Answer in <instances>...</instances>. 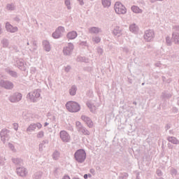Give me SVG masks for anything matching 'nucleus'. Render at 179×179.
Wrapping results in <instances>:
<instances>
[{"instance_id":"nucleus-26","label":"nucleus","mask_w":179,"mask_h":179,"mask_svg":"<svg viewBox=\"0 0 179 179\" xmlns=\"http://www.w3.org/2000/svg\"><path fill=\"white\" fill-rule=\"evenodd\" d=\"M122 31V30L121 29V28H120V27L117 26V27H115L113 33L114 36H118V34H121Z\"/></svg>"},{"instance_id":"nucleus-42","label":"nucleus","mask_w":179,"mask_h":179,"mask_svg":"<svg viewBox=\"0 0 179 179\" xmlns=\"http://www.w3.org/2000/svg\"><path fill=\"white\" fill-rule=\"evenodd\" d=\"M166 41L167 45H171V39H170V36H167L166 38Z\"/></svg>"},{"instance_id":"nucleus-14","label":"nucleus","mask_w":179,"mask_h":179,"mask_svg":"<svg viewBox=\"0 0 179 179\" xmlns=\"http://www.w3.org/2000/svg\"><path fill=\"white\" fill-rule=\"evenodd\" d=\"M6 30L9 33H16L17 31V27H13L9 22L6 23Z\"/></svg>"},{"instance_id":"nucleus-46","label":"nucleus","mask_w":179,"mask_h":179,"mask_svg":"<svg viewBox=\"0 0 179 179\" xmlns=\"http://www.w3.org/2000/svg\"><path fill=\"white\" fill-rule=\"evenodd\" d=\"M162 80H163V82H166V83H170V82H171V79L166 80V77H164V76H162Z\"/></svg>"},{"instance_id":"nucleus-18","label":"nucleus","mask_w":179,"mask_h":179,"mask_svg":"<svg viewBox=\"0 0 179 179\" xmlns=\"http://www.w3.org/2000/svg\"><path fill=\"white\" fill-rule=\"evenodd\" d=\"M167 141L173 143V145H179V140L174 136H169L167 137Z\"/></svg>"},{"instance_id":"nucleus-61","label":"nucleus","mask_w":179,"mask_h":179,"mask_svg":"<svg viewBox=\"0 0 179 179\" xmlns=\"http://www.w3.org/2000/svg\"><path fill=\"white\" fill-rule=\"evenodd\" d=\"M88 177H89L90 178H92V174H88Z\"/></svg>"},{"instance_id":"nucleus-54","label":"nucleus","mask_w":179,"mask_h":179,"mask_svg":"<svg viewBox=\"0 0 179 179\" xmlns=\"http://www.w3.org/2000/svg\"><path fill=\"white\" fill-rule=\"evenodd\" d=\"M173 29L176 31H179V26H175Z\"/></svg>"},{"instance_id":"nucleus-13","label":"nucleus","mask_w":179,"mask_h":179,"mask_svg":"<svg viewBox=\"0 0 179 179\" xmlns=\"http://www.w3.org/2000/svg\"><path fill=\"white\" fill-rule=\"evenodd\" d=\"M16 63H17V68H19V69H20V71H26L27 65L24 63V61L23 59H17L16 61Z\"/></svg>"},{"instance_id":"nucleus-6","label":"nucleus","mask_w":179,"mask_h":179,"mask_svg":"<svg viewBox=\"0 0 179 179\" xmlns=\"http://www.w3.org/2000/svg\"><path fill=\"white\" fill-rule=\"evenodd\" d=\"M13 86V83L9 80H0V87H3V89H6L7 90H12Z\"/></svg>"},{"instance_id":"nucleus-45","label":"nucleus","mask_w":179,"mask_h":179,"mask_svg":"<svg viewBox=\"0 0 179 179\" xmlns=\"http://www.w3.org/2000/svg\"><path fill=\"white\" fill-rule=\"evenodd\" d=\"M13 126L15 131H17V129H19V124L17 123H13Z\"/></svg>"},{"instance_id":"nucleus-2","label":"nucleus","mask_w":179,"mask_h":179,"mask_svg":"<svg viewBox=\"0 0 179 179\" xmlns=\"http://www.w3.org/2000/svg\"><path fill=\"white\" fill-rule=\"evenodd\" d=\"M74 157L78 163H83L86 160V151L85 150H78L74 154Z\"/></svg>"},{"instance_id":"nucleus-25","label":"nucleus","mask_w":179,"mask_h":179,"mask_svg":"<svg viewBox=\"0 0 179 179\" xmlns=\"http://www.w3.org/2000/svg\"><path fill=\"white\" fill-rule=\"evenodd\" d=\"M129 30L132 33H138V30H139V28H138V26H136V24H132L129 27Z\"/></svg>"},{"instance_id":"nucleus-24","label":"nucleus","mask_w":179,"mask_h":179,"mask_svg":"<svg viewBox=\"0 0 179 179\" xmlns=\"http://www.w3.org/2000/svg\"><path fill=\"white\" fill-rule=\"evenodd\" d=\"M6 72L13 78H17V73L16 71H13L9 69H6Z\"/></svg>"},{"instance_id":"nucleus-10","label":"nucleus","mask_w":179,"mask_h":179,"mask_svg":"<svg viewBox=\"0 0 179 179\" xmlns=\"http://www.w3.org/2000/svg\"><path fill=\"white\" fill-rule=\"evenodd\" d=\"M43 125L41 123H32L27 129V132H32V131H36V129H41Z\"/></svg>"},{"instance_id":"nucleus-48","label":"nucleus","mask_w":179,"mask_h":179,"mask_svg":"<svg viewBox=\"0 0 179 179\" xmlns=\"http://www.w3.org/2000/svg\"><path fill=\"white\" fill-rule=\"evenodd\" d=\"M64 71L65 72H69V71H71V66H67L65 67Z\"/></svg>"},{"instance_id":"nucleus-44","label":"nucleus","mask_w":179,"mask_h":179,"mask_svg":"<svg viewBox=\"0 0 179 179\" xmlns=\"http://www.w3.org/2000/svg\"><path fill=\"white\" fill-rule=\"evenodd\" d=\"M87 125L89 127V128L93 127V122L92 120H90L89 122H87Z\"/></svg>"},{"instance_id":"nucleus-60","label":"nucleus","mask_w":179,"mask_h":179,"mask_svg":"<svg viewBox=\"0 0 179 179\" xmlns=\"http://www.w3.org/2000/svg\"><path fill=\"white\" fill-rule=\"evenodd\" d=\"M0 34H2V28L1 27V24H0Z\"/></svg>"},{"instance_id":"nucleus-51","label":"nucleus","mask_w":179,"mask_h":179,"mask_svg":"<svg viewBox=\"0 0 179 179\" xmlns=\"http://www.w3.org/2000/svg\"><path fill=\"white\" fill-rule=\"evenodd\" d=\"M123 52H126V54H128V52H129V49H128V48H124Z\"/></svg>"},{"instance_id":"nucleus-4","label":"nucleus","mask_w":179,"mask_h":179,"mask_svg":"<svg viewBox=\"0 0 179 179\" xmlns=\"http://www.w3.org/2000/svg\"><path fill=\"white\" fill-rule=\"evenodd\" d=\"M114 9L117 15H125L127 13V8L119 1L115 3Z\"/></svg>"},{"instance_id":"nucleus-36","label":"nucleus","mask_w":179,"mask_h":179,"mask_svg":"<svg viewBox=\"0 0 179 179\" xmlns=\"http://www.w3.org/2000/svg\"><path fill=\"white\" fill-rule=\"evenodd\" d=\"M1 44L4 48H8V47H9V41L8 39H3Z\"/></svg>"},{"instance_id":"nucleus-20","label":"nucleus","mask_w":179,"mask_h":179,"mask_svg":"<svg viewBox=\"0 0 179 179\" xmlns=\"http://www.w3.org/2000/svg\"><path fill=\"white\" fill-rule=\"evenodd\" d=\"M172 38L175 43V44H179V33L175 31L172 34Z\"/></svg>"},{"instance_id":"nucleus-40","label":"nucleus","mask_w":179,"mask_h":179,"mask_svg":"<svg viewBox=\"0 0 179 179\" xmlns=\"http://www.w3.org/2000/svg\"><path fill=\"white\" fill-rule=\"evenodd\" d=\"M76 126L77 127L78 131H79L81 128L83 127V126H82V123H80V122H76Z\"/></svg>"},{"instance_id":"nucleus-52","label":"nucleus","mask_w":179,"mask_h":179,"mask_svg":"<svg viewBox=\"0 0 179 179\" xmlns=\"http://www.w3.org/2000/svg\"><path fill=\"white\" fill-rule=\"evenodd\" d=\"M155 66H157V68H160L162 66V63H160L159 62L155 63Z\"/></svg>"},{"instance_id":"nucleus-37","label":"nucleus","mask_w":179,"mask_h":179,"mask_svg":"<svg viewBox=\"0 0 179 179\" xmlns=\"http://www.w3.org/2000/svg\"><path fill=\"white\" fill-rule=\"evenodd\" d=\"M41 177H43V172L41 171L36 172L34 176L35 179H40Z\"/></svg>"},{"instance_id":"nucleus-12","label":"nucleus","mask_w":179,"mask_h":179,"mask_svg":"<svg viewBox=\"0 0 179 179\" xmlns=\"http://www.w3.org/2000/svg\"><path fill=\"white\" fill-rule=\"evenodd\" d=\"M88 32L90 34H99V33H102L103 31L101 30V28L97 27H92L88 29Z\"/></svg>"},{"instance_id":"nucleus-49","label":"nucleus","mask_w":179,"mask_h":179,"mask_svg":"<svg viewBox=\"0 0 179 179\" xmlns=\"http://www.w3.org/2000/svg\"><path fill=\"white\" fill-rule=\"evenodd\" d=\"M44 147V144L41 143L39 144V151L43 152V148Z\"/></svg>"},{"instance_id":"nucleus-17","label":"nucleus","mask_w":179,"mask_h":179,"mask_svg":"<svg viewBox=\"0 0 179 179\" xmlns=\"http://www.w3.org/2000/svg\"><path fill=\"white\" fill-rule=\"evenodd\" d=\"M43 45L45 51H47V52H50V51H51V45L48 41H43Z\"/></svg>"},{"instance_id":"nucleus-16","label":"nucleus","mask_w":179,"mask_h":179,"mask_svg":"<svg viewBox=\"0 0 179 179\" xmlns=\"http://www.w3.org/2000/svg\"><path fill=\"white\" fill-rule=\"evenodd\" d=\"M8 132H9V130L4 129L0 133L1 139L2 142H3V143H5V142H6V138H8Z\"/></svg>"},{"instance_id":"nucleus-33","label":"nucleus","mask_w":179,"mask_h":179,"mask_svg":"<svg viewBox=\"0 0 179 179\" xmlns=\"http://www.w3.org/2000/svg\"><path fill=\"white\" fill-rule=\"evenodd\" d=\"M78 131L82 132V134H83V135H90V131H89V130H87L84 127H83Z\"/></svg>"},{"instance_id":"nucleus-55","label":"nucleus","mask_w":179,"mask_h":179,"mask_svg":"<svg viewBox=\"0 0 179 179\" xmlns=\"http://www.w3.org/2000/svg\"><path fill=\"white\" fill-rule=\"evenodd\" d=\"M62 179H71L69 176H64Z\"/></svg>"},{"instance_id":"nucleus-19","label":"nucleus","mask_w":179,"mask_h":179,"mask_svg":"<svg viewBox=\"0 0 179 179\" xmlns=\"http://www.w3.org/2000/svg\"><path fill=\"white\" fill-rule=\"evenodd\" d=\"M76 37H78V33H76V31H72L67 34V38L69 40H73V39L76 38Z\"/></svg>"},{"instance_id":"nucleus-57","label":"nucleus","mask_w":179,"mask_h":179,"mask_svg":"<svg viewBox=\"0 0 179 179\" xmlns=\"http://www.w3.org/2000/svg\"><path fill=\"white\" fill-rule=\"evenodd\" d=\"M156 1H162L163 0H151V2L153 3L156 2Z\"/></svg>"},{"instance_id":"nucleus-64","label":"nucleus","mask_w":179,"mask_h":179,"mask_svg":"<svg viewBox=\"0 0 179 179\" xmlns=\"http://www.w3.org/2000/svg\"><path fill=\"white\" fill-rule=\"evenodd\" d=\"M178 104L179 106V97L178 98Z\"/></svg>"},{"instance_id":"nucleus-1","label":"nucleus","mask_w":179,"mask_h":179,"mask_svg":"<svg viewBox=\"0 0 179 179\" xmlns=\"http://www.w3.org/2000/svg\"><path fill=\"white\" fill-rule=\"evenodd\" d=\"M66 109L70 113H78L80 111V105L76 101H70L66 104Z\"/></svg>"},{"instance_id":"nucleus-58","label":"nucleus","mask_w":179,"mask_h":179,"mask_svg":"<svg viewBox=\"0 0 179 179\" xmlns=\"http://www.w3.org/2000/svg\"><path fill=\"white\" fill-rule=\"evenodd\" d=\"M168 148H169V149H172L173 147L171 146V144L169 143L168 144Z\"/></svg>"},{"instance_id":"nucleus-29","label":"nucleus","mask_w":179,"mask_h":179,"mask_svg":"<svg viewBox=\"0 0 179 179\" xmlns=\"http://www.w3.org/2000/svg\"><path fill=\"white\" fill-rule=\"evenodd\" d=\"M32 47L29 48L31 52H34V51L37 50V42L36 41H32Z\"/></svg>"},{"instance_id":"nucleus-34","label":"nucleus","mask_w":179,"mask_h":179,"mask_svg":"<svg viewBox=\"0 0 179 179\" xmlns=\"http://www.w3.org/2000/svg\"><path fill=\"white\" fill-rule=\"evenodd\" d=\"M171 94L166 92H164L162 93V99H171Z\"/></svg>"},{"instance_id":"nucleus-9","label":"nucleus","mask_w":179,"mask_h":179,"mask_svg":"<svg viewBox=\"0 0 179 179\" xmlns=\"http://www.w3.org/2000/svg\"><path fill=\"white\" fill-rule=\"evenodd\" d=\"M64 31H65L64 27H59L55 31L52 33V37H53V38H61Z\"/></svg>"},{"instance_id":"nucleus-41","label":"nucleus","mask_w":179,"mask_h":179,"mask_svg":"<svg viewBox=\"0 0 179 179\" xmlns=\"http://www.w3.org/2000/svg\"><path fill=\"white\" fill-rule=\"evenodd\" d=\"M44 137V131H41L37 134V138H43Z\"/></svg>"},{"instance_id":"nucleus-32","label":"nucleus","mask_w":179,"mask_h":179,"mask_svg":"<svg viewBox=\"0 0 179 179\" xmlns=\"http://www.w3.org/2000/svg\"><path fill=\"white\" fill-rule=\"evenodd\" d=\"M15 9H16V6H15L14 3H8L6 5L7 10H15Z\"/></svg>"},{"instance_id":"nucleus-28","label":"nucleus","mask_w":179,"mask_h":179,"mask_svg":"<svg viewBox=\"0 0 179 179\" xmlns=\"http://www.w3.org/2000/svg\"><path fill=\"white\" fill-rule=\"evenodd\" d=\"M78 90V88L76 87V86L73 85L71 87V88L69 90V93L71 96H75V94H76V92Z\"/></svg>"},{"instance_id":"nucleus-22","label":"nucleus","mask_w":179,"mask_h":179,"mask_svg":"<svg viewBox=\"0 0 179 179\" xmlns=\"http://www.w3.org/2000/svg\"><path fill=\"white\" fill-rule=\"evenodd\" d=\"M12 162L15 166H22L23 164V159L20 158H13Z\"/></svg>"},{"instance_id":"nucleus-39","label":"nucleus","mask_w":179,"mask_h":179,"mask_svg":"<svg viewBox=\"0 0 179 179\" xmlns=\"http://www.w3.org/2000/svg\"><path fill=\"white\" fill-rule=\"evenodd\" d=\"M81 119L83 120V121H85V122H86V124L90 120V117H88L87 116H85V115L81 116Z\"/></svg>"},{"instance_id":"nucleus-38","label":"nucleus","mask_w":179,"mask_h":179,"mask_svg":"<svg viewBox=\"0 0 179 179\" xmlns=\"http://www.w3.org/2000/svg\"><path fill=\"white\" fill-rule=\"evenodd\" d=\"M92 41L98 44V43H100V41H101V38L99 36H93Z\"/></svg>"},{"instance_id":"nucleus-35","label":"nucleus","mask_w":179,"mask_h":179,"mask_svg":"<svg viewBox=\"0 0 179 179\" xmlns=\"http://www.w3.org/2000/svg\"><path fill=\"white\" fill-rule=\"evenodd\" d=\"M52 156L53 160H58V159H59V156H60L59 152L55 151Z\"/></svg>"},{"instance_id":"nucleus-21","label":"nucleus","mask_w":179,"mask_h":179,"mask_svg":"<svg viewBox=\"0 0 179 179\" xmlns=\"http://www.w3.org/2000/svg\"><path fill=\"white\" fill-rule=\"evenodd\" d=\"M87 107L90 108L91 113H96V110H97V107H99V105L95 106L93 103H87Z\"/></svg>"},{"instance_id":"nucleus-53","label":"nucleus","mask_w":179,"mask_h":179,"mask_svg":"<svg viewBox=\"0 0 179 179\" xmlns=\"http://www.w3.org/2000/svg\"><path fill=\"white\" fill-rule=\"evenodd\" d=\"M157 176H159V177L162 176V171L157 170Z\"/></svg>"},{"instance_id":"nucleus-31","label":"nucleus","mask_w":179,"mask_h":179,"mask_svg":"<svg viewBox=\"0 0 179 179\" xmlns=\"http://www.w3.org/2000/svg\"><path fill=\"white\" fill-rule=\"evenodd\" d=\"M78 62H85L87 64L89 62V59H86V57H78L76 59Z\"/></svg>"},{"instance_id":"nucleus-7","label":"nucleus","mask_w":179,"mask_h":179,"mask_svg":"<svg viewBox=\"0 0 179 179\" xmlns=\"http://www.w3.org/2000/svg\"><path fill=\"white\" fill-rule=\"evenodd\" d=\"M8 100L10 101V103H17L22 100V94L16 92L10 96Z\"/></svg>"},{"instance_id":"nucleus-43","label":"nucleus","mask_w":179,"mask_h":179,"mask_svg":"<svg viewBox=\"0 0 179 179\" xmlns=\"http://www.w3.org/2000/svg\"><path fill=\"white\" fill-rule=\"evenodd\" d=\"M171 176H177V169H172L171 170Z\"/></svg>"},{"instance_id":"nucleus-15","label":"nucleus","mask_w":179,"mask_h":179,"mask_svg":"<svg viewBox=\"0 0 179 179\" xmlns=\"http://www.w3.org/2000/svg\"><path fill=\"white\" fill-rule=\"evenodd\" d=\"M16 170L17 176L20 177H26V176H27V171L24 167H18Z\"/></svg>"},{"instance_id":"nucleus-3","label":"nucleus","mask_w":179,"mask_h":179,"mask_svg":"<svg viewBox=\"0 0 179 179\" xmlns=\"http://www.w3.org/2000/svg\"><path fill=\"white\" fill-rule=\"evenodd\" d=\"M41 96V90L38 89L35 90L27 94L28 99L32 103H36L38 100V98Z\"/></svg>"},{"instance_id":"nucleus-8","label":"nucleus","mask_w":179,"mask_h":179,"mask_svg":"<svg viewBox=\"0 0 179 179\" xmlns=\"http://www.w3.org/2000/svg\"><path fill=\"white\" fill-rule=\"evenodd\" d=\"M60 139H62V142L68 143L71 142V136L69 134L66 132V131H61L59 133Z\"/></svg>"},{"instance_id":"nucleus-30","label":"nucleus","mask_w":179,"mask_h":179,"mask_svg":"<svg viewBox=\"0 0 179 179\" xmlns=\"http://www.w3.org/2000/svg\"><path fill=\"white\" fill-rule=\"evenodd\" d=\"M64 5L67 8L68 10L72 9V5L71 3V0H64Z\"/></svg>"},{"instance_id":"nucleus-59","label":"nucleus","mask_w":179,"mask_h":179,"mask_svg":"<svg viewBox=\"0 0 179 179\" xmlns=\"http://www.w3.org/2000/svg\"><path fill=\"white\" fill-rule=\"evenodd\" d=\"M87 177H88V175H87V174H85V175H84V178H85V179H87Z\"/></svg>"},{"instance_id":"nucleus-50","label":"nucleus","mask_w":179,"mask_h":179,"mask_svg":"<svg viewBox=\"0 0 179 179\" xmlns=\"http://www.w3.org/2000/svg\"><path fill=\"white\" fill-rule=\"evenodd\" d=\"M97 52L98 54H103V49H101V48H98Z\"/></svg>"},{"instance_id":"nucleus-62","label":"nucleus","mask_w":179,"mask_h":179,"mask_svg":"<svg viewBox=\"0 0 179 179\" xmlns=\"http://www.w3.org/2000/svg\"><path fill=\"white\" fill-rule=\"evenodd\" d=\"M124 177H128V173H125Z\"/></svg>"},{"instance_id":"nucleus-11","label":"nucleus","mask_w":179,"mask_h":179,"mask_svg":"<svg viewBox=\"0 0 179 179\" xmlns=\"http://www.w3.org/2000/svg\"><path fill=\"white\" fill-rule=\"evenodd\" d=\"M73 51V44L69 43L67 46L64 47L63 49L64 55H71Z\"/></svg>"},{"instance_id":"nucleus-47","label":"nucleus","mask_w":179,"mask_h":179,"mask_svg":"<svg viewBox=\"0 0 179 179\" xmlns=\"http://www.w3.org/2000/svg\"><path fill=\"white\" fill-rule=\"evenodd\" d=\"M8 148H10L11 150L15 151V146L12 143H8Z\"/></svg>"},{"instance_id":"nucleus-56","label":"nucleus","mask_w":179,"mask_h":179,"mask_svg":"<svg viewBox=\"0 0 179 179\" xmlns=\"http://www.w3.org/2000/svg\"><path fill=\"white\" fill-rule=\"evenodd\" d=\"M80 2V5H83L85 3L83 2V0H78Z\"/></svg>"},{"instance_id":"nucleus-63","label":"nucleus","mask_w":179,"mask_h":179,"mask_svg":"<svg viewBox=\"0 0 179 179\" xmlns=\"http://www.w3.org/2000/svg\"><path fill=\"white\" fill-rule=\"evenodd\" d=\"M73 179H80V178L75 177V178H73Z\"/></svg>"},{"instance_id":"nucleus-27","label":"nucleus","mask_w":179,"mask_h":179,"mask_svg":"<svg viewBox=\"0 0 179 179\" xmlns=\"http://www.w3.org/2000/svg\"><path fill=\"white\" fill-rule=\"evenodd\" d=\"M131 10L134 13H142L143 12L142 9L139 8V7L136 6H131Z\"/></svg>"},{"instance_id":"nucleus-5","label":"nucleus","mask_w":179,"mask_h":179,"mask_svg":"<svg viewBox=\"0 0 179 179\" xmlns=\"http://www.w3.org/2000/svg\"><path fill=\"white\" fill-rule=\"evenodd\" d=\"M143 37L145 41L150 42L155 38V31L152 29L146 30Z\"/></svg>"},{"instance_id":"nucleus-23","label":"nucleus","mask_w":179,"mask_h":179,"mask_svg":"<svg viewBox=\"0 0 179 179\" xmlns=\"http://www.w3.org/2000/svg\"><path fill=\"white\" fill-rule=\"evenodd\" d=\"M103 8H110L111 6V0H101Z\"/></svg>"}]
</instances>
